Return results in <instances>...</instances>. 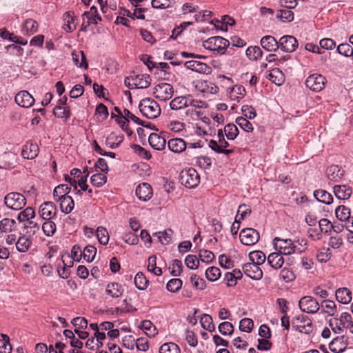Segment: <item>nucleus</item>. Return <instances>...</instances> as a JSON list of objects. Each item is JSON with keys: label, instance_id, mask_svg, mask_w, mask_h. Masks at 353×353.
Listing matches in <instances>:
<instances>
[{"label": "nucleus", "instance_id": "1", "mask_svg": "<svg viewBox=\"0 0 353 353\" xmlns=\"http://www.w3.org/2000/svg\"><path fill=\"white\" fill-rule=\"evenodd\" d=\"M142 115L150 119L157 118L161 114V108L156 101L151 98L143 99L139 105Z\"/></svg>", "mask_w": 353, "mask_h": 353}, {"label": "nucleus", "instance_id": "2", "mask_svg": "<svg viewBox=\"0 0 353 353\" xmlns=\"http://www.w3.org/2000/svg\"><path fill=\"white\" fill-rule=\"evenodd\" d=\"M292 327L295 331L305 334H309L313 331L311 319L304 314L294 316L292 320Z\"/></svg>", "mask_w": 353, "mask_h": 353}, {"label": "nucleus", "instance_id": "3", "mask_svg": "<svg viewBox=\"0 0 353 353\" xmlns=\"http://www.w3.org/2000/svg\"><path fill=\"white\" fill-rule=\"evenodd\" d=\"M229 45L230 42L228 40L219 36L210 37L203 42V46L205 49L216 51L221 54L225 53Z\"/></svg>", "mask_w": 353, "mask_h": 353}, {"label": "nucleus", "instance_id": "4", "mask_svg": "<svg viewBox=\"0 0 353 353\" xmlns=\"http://www.w3.org/2000/svg\"><path fill=\"white\" fill-rule=\"evenodd\" d=\"M179 180L186 188H194L200 183V176L195 169L189 168L181 172Z\"/></svg>", "mask_w": 353, "mask_h": 353}, {"label": "nucleus", "instance_id": "5", "mask_svg": "<svg viewBox=\"0 0 353 353\" xmlns=\"http://www.w3.org/2000/svg\"><path fill=\"white\" fill-rule=\"evenodd\" d=\"M4 203L10 209L20 210L26 205V199L21 193L12 192L5 196Z\"/></svg>", "mask_w": 353, "mask_h": 353}, {"label": "nucleus", "instance_id": "6", "mask_svg": "<svg viewBox=\"0 0 353 353\" xmlns=\"http://www.w3.org/2000/svg\"><path fill=\"white\" fill-rule=\"evenodd\" d=\"M301 310L308 314H315L320 309L318 301L311 296H305L299 301Z\"/></svg>", "mask_w": 353, "mask_h": 353}, {"label": "nucleus", "instance_id": "7", "mask_svg": "<svg viewBox=\"0 0 353 353\" xmlns=\"http://www.w3.org/2000/svg\"><path fill=\"white\" fill-rule=\"evenodd\" d=\"M153 93L155 98L157 99L160 101H168L172 97L174 88L172 85L169 83H161L154 87Z\"/></svg>", "mask_w": 353, "mask_h": 353}, {"label": "nucleus", "instance_id": "8", "mask_svg": "<svg viewBox=\"0 0 353 353\" xmlns=\"http://www.w3.org/2000/svg\"><path fill=\"white\" fill-rule=\"evenodd\" d=\"M273 243L275 249L284 255H289L295 252L296 246L291 239L275 237Z\"/></svg>", "mask_w": 353, "mask_h": 353}, {"label": "nucleus", "instance_id": "9", "mask_svg": "<svg viewBox=\"0 0 353 353\" xmlns=\"http://www.w3.org/2000/svg\"><path fill=\"white\" fill-rule=\"evenodd\" d=\"M241 242L245 245H253L259 240V233L253 228H245L240 232Z\"/></svg>", "mask_w": 353, "mask_h": 353}, {"label": "nucleus", "instance_id": "10", "mask_svg": "<svg viewBox=\"0 0 353 353\" xmlns=\"http://www.w3.org/2000/svg\"><path fill=\"white\" fill-rule=\"evenodd\" d=\"M325 78L319 74L310 75L306 81L305 85L311 90L319 92L324 88Z\"/></svg>", "mask_w": 353, "mask_h": 353}, {"label": "nucleus", "instance_id": "11", "mask_svg": "<svg viewBox=\"0 0 353 353\" xmlns=\"http://www.w3.org/2000/svg\"><path fill=\"white\" fill-rule=\"evenodd\" d=\"M299 43L296 39L291 35H285L279 41L278 49L280 48L285 52H292L298 48Z\"/></svg>", "mask_w": 353, "mask_h": 353}, {"label": "nucleus", "instance_id": "12", "mask_svg": "<svg viewBox=\"0 0 353 353\" xmlns=\"http://www.w3.org/2000/svg\"><path fill=\"white\" fill-rule=\"evenodd\" d=\"M57 209L52 201H46L40 205L39 213L40 216L45 220H50L57 214Z\"/></svg>", "mask_w": 353, "mask_h": 353}, {"label": "nucleus", "instance_id": "13", "mask_svg": "<svg viewBox=\"0 0 353 353\" xmlns=\"http://www.w3.org/2000/svg\"><path fill=\"white\" fill-rule=\"evenodd\" d=\"M243 271L246 276L254 280H259L263 276V272L259 265L253 263L244 264Z\"/></svg>", "mask_w": 353, "mask_h": 353}, {"label": "nucleus", "instance_id": "14", "mask_svg": "<svg viewBox=\"0 0 353 353\" xmlns=\"http://www.w3.org/2000/svg\"><path fill=\"white\" fill-rule=\"evenodd\" d=\"M15 102L23 108H30L34 103L33 97L26 90H21L15 96Z\"/></svg>", "mask_w": 353, "mask_h": 353}, {"label": "nucleus", "instance_id": "15", "mask_svg": "<svg viewBox=\"0 0 353 353\" xmlns=\"http://www.w3.org/2000/svg\"><path fill=\"white\" fill-rule=\"evenodd\" d=\"M184 65L188 69H190L199 73L208 74H210L212 72V68L206 63L201 61L191 60L185 62Z\"/></svg>", "mask_w": 353, "mask_h": 353}, {"label": "nucleus", "instance_id": "16", "mask_svg": "<svg viewBox=\"0 0 353 353\" xmlns=\"http://www.w3.org/2000/svg\"><path fill=\"white\" fill-rule=\"evenodd\" d=\"M192 107V109H188L186 112L187 114L190 113L192 115L199 116L200 112L196 111V108H206L208 104L206 102L194 99L191 95H188V107Z\"/></svg>", "mask_w": 353, "mask_h": 353}, {"label": "nucleus", "instance_id": "17", "mask_svg": "<svg viewBox=\"0 0 353 353\" xmlns=\"http://www.w3.org/2000/svg\"><path fill=\"white\" fill-rule=\"evenodd\" d=\"M136 194L140 200L146 201L152 197V189L148 183H143L137 187Z\"/></svg>", "mask_w": 353, "mask_h": 353}, {"label": "nucleus", "instance_id": "18", "mask_svg": "<svg viewBox=\"0 0 353 353\" xmlns=\"http://www.w3.org/2000/svg\"><path fill=\"white\" fill-rule=\"evenodd\" d=\"M39 151V148L37 143L28 142L23 145L21 151V155L25 159H33L38 155Z\"/></svg>", "mask_w": 353, "mask_h": 353}, {"label": "nucleus", "instance_id": "19", "mask_svg": "<svg viewBox=\"0 0 353 353\" xmlns=\"http://www.w3.org/2000/svg\"><path fill=\"white\" fill-rule=\"evenodd\" d=\"M168 146L172 152L181 153L187 148V143L181 138H173L168 141Z\"/></svg>", "mask_w": 353, "mask_h": 353}, {"label": "nucleus", "instance_id": "20", "mask_svg": "<svg viewBox=\"0 0 353 353\" xmlns=\"http://www.w3.org/2000/svg\"><path fill=\"white\" fill-rule=\"evenodd\" d=\"M148 142L150 146L157 150H161L166 145L165 139L157 133H151L148 137Z\"/></svg>", "mask_w": 353, "mask_h": 353}, {"label": "nucleus", "instance_id": "21", "mask_svg": "<svg viewBox=\"0 0 353 353\" xmlns=\"http://www.w3.org/2000/svg\"><path fill=\"white\" fill-rule=\"evenodd\" d=\"M261 45L267 51L275 52L278 50L279 41L274 37L268 35L261 38Z\"/></svg>", "mask_w": 353, "mask_h": 353}, {"label": "nucleus", "instance_id": "22", "mask_svg": "<svg viewBox=\"0 0 353 353\" xmlns=\"http://www.w3.org/2000/svg\"><path fill=\"white\" fill-rule=\"evenodd\" d=\"M334 192L337 199L347 200L350 198L352 190L345 185H338L334 186Z\"/></svg>", "mask_w": 353, "mask_h": 353}, {"label": "nucleus", "instance_id": "23", "mask_svg": "<svg viewBox=\"0 0 353 353\" xmlns=\"http://www.w3.org/2000/svg\"><path fill=\"white\" fill-rule=\"evenodd\" d=\"M133 81L135 88L144 89L150 86L151 77L149 74H138L133 77Z\"/></svg>", "mask_w": 353, "mask_h": 353}, {"label": "nucleus", "instance_id": "24", "mask_svg": "<svg viewBox=\"0 0 353 353\" xmlns=\"http://www.w3.org/2000/svg\"><path fill=\"white\" fill-rule=\"evenodd\" d=\"M123 291L122 286L115 282L108 283L105 288V293L112 298L120 297L122 296Z\"/></svg>", "mask_w": 353, "mask_h": 353}, {"label": "nucleus", "instance_id": "25", "mask_svg": "<svg viewBox=\"0 0 353 353\" xmlns=\"http://www.w3.org/2000/svg\"><path fill=\"white\" fill-rule=\"evenodd\" d=\"M282 255L283 254L279 252H273L269 254L268 256V262L272 268L274 269H279L283 266L284 263V259Z\"/></svg>", "mask_w": 353, "mask_h": 353}, {"label": "nucleus", "instance_id": "26", "mask_svg": "<svg viewBox=\"0 0 353 353\" xmlns=\"http://www.w3.org/2000/svg\"><path fill=\"white\" fill-rule=\"evenodd\" d=\"M16 163V157L13 153H5L0 159V169L13 168Z\"/></svg>", "mask_w": 353, "mask_h": 353}, {"label": "nucleus", "instance_id": "27", "mask_svg": "<svg viewBox=\"0 0 353 353\" xmlns=\"http://www.w3.org/2000/svg\"><path fill=\"white\" fill-rule=\"evenodd\" d=\"M336 300L343 304H347L351 301L352 292L346 288H339L335 293Z\"/></svg>", "mask_w": 353, "mask_h": 353}, {"label": "nucleus", "instance_id": "28", "mask_svg": "<svg viewBox=\"0 0 353 353\" xmlns=\"http://www.w3.org/2000/svg\"><path fill=\"white\" fill-rule=\"evenodd\" d=\"M72 61L79 68L87 69L88 64L86 60L85 54L83 51H73L72 53Z\"/></svg>", "mask_w": 353, "mask_h": 353}, {"label": "nucleus", "instance_id": "29", "mask_svg": "<svg viewBox=\"0 0 353 353\" xmlns=\"http://www.w3.org/2000/svg\"><path fill=\"white\" fill-rule=\"evenodd\" d=\"M327 177L329 180L333 181H339L343 176V171L337 165H332L327 169Z\"/></svg>", "mask_w": 353, "mask_h": 353}, {"label": "nucleus", "instance_id": "30", "mask_svg": "<svg viewBox=\"0 0 353 353\" xmlns=\"http://www.w3.org/2000/svg\"><path fill=\"white\" fill-rule=\"evenodd\" d=\"M315 199L324 204L330 205L333 202L332 196L324 190H316L314 192Z\"/></svg>", "mask_w": 353, "mask_h": 353}, {"label": "nucleus", "instance_id": "31", "mask_svg": "<svg viewBox=\"0 0 353 353\" xmlns=\"http://www.w3.org/2000/svg\"><path fill=\"white\" fill-rule=\"evenodd\" d=\"M268 78L272 83L277 85H282L285 81V76L283 73L280 69L277 68H275L271 70L268 75Z\"/></svg>", "mask_w": 353, "mask_h": 353}, {"label": "nucleus", "instance_id": "32", "mask_svg": "<svg viewBox=\"0 0 353 353\" xmlns=\"http://www.w3.org/2000/svg\"><path fill=\"white\" fill-rule=\"evenodd\" d=\"M60 201L61 210L65 214H69L74 208V203L72 196H67L59 199Z\"/></svg>", "mask_w": 353, "mask_h": 353}, {"label": "nucleus", "instance_id": "33", "mask_svg": "<svg viewBox=\"0 0 353 353\" xmlns=\"http://www.w3.org/2000/svg\"><path fill=\"white\" fill-rule=\"evenodd\" d=\"M344 337H336L332 340V341L329 344L330 350L334 352H343L347 345V343L343 341Z\"/></svg>", "mask_w": 353, "mask_h": 353}, {"label": "nucleus", "instance_id": "34", "mask_svg": "<svg viewBox=\"0 0 353 353\" xmlns=\"http://www.w3.org/2000/svg\"><path fill=\"white\" fill-rule=\"evenodd\" d=\"M170 106L172 110H178L183 108L188 107V95L181 96L174 98L170 103Z\"/></svg>", "mask_w": 353, "mask_h": 353}, {"label": "nucleus", "instance_id": "35", "mask_svg": "<svg viewBox=\"0 0 353 353\" xmlns=\"http://www.w3.org/2000/svg\"><path fill=\"white\" fill-rule=\"evenodd\" d=\"M17 228V223L12 219L4 218L0 221V230L2 232H10Z\"/></svg>", "mask_w": 353, "mask_h": 353}, {"label": "nucleus", "instance_id": "36", "mask_svg": "<svg viewBox=\"0 0 353 353\" xmlns=\"http://www.w3.org/2000/svg\"><path fill=\"white\" fill-rule=\"evenodd\" d=\"M71 188L66 184H61L57 185L53 191V196L57 200L68 196V194L70 192Z\"/></svg>", "mask_w": 353, "mask_h": 353}, {"label": "nucleus", "instance_id": "37", "mask_svg": "<svg viewBox=\"0 0 353 353\" xmlns=\"http://www.w3.org/2000/svg\"><path fill=\"white\" fill-rule=\"evenodd\" d=\"M31 241L26 236L23 234L19 236L16 242V248L20 252H26L28 250Z\"/></svg>", "mask_w": 353, "mask_h": 353}, {"label": "nucleus", "instance_id": "38", "mask_svg": "<svg viewBox=\"0 0 353 353\" xmlns=\"http://www.w3.org/2000/svg\"><path fill=\"white\" fill-rule=\"evenodd\" d=\"M200 323L204 330H207L211 332L215 330L212 318L209 314H203L200 319Z\"/></svg>", "mask_w": 353, "mask_h": 353}, {"label": "nucleus", "instance_id": "39", "mask_svg": "<svg viewBox=\"0 0 353 353\" xmlns=\"http://www.w3.org/2000/svg\"><path fill=\"white\" fill-rule=\"evenodd\" d=\"M173 234V231L172 229H167L163 232H156L154 235L157 236L159 241L163 245L169 244L172 240V236Z\"/></svg>", "mask_w": 353, "mask_h": 353}, {"label": "nucleus", "instance_id": "40", "mask_svg": "<svg viewBox=\"0 0 353 353\" xmlns=\"http://www.w3.org/2000/svg\"><path fill=\"white\" fill-rule=\"evenodd\" d=\"M322 312L330 316L334 315L336 312V303L331 300L325 299L321 302Z\"/></svg>", "mask_w": 353, "mask_h": 353}, {"label": "nucleus", "instance_id": "41", "mask_svg": "<svg viewBox=\"0 0 353 353\" xmlns=\"http://www.w3.org/2000/svg\"><path fill=\"white\" fill-rule=\"evenodd\" d=\"M148 283V280L143 272H139L134 276V285L140 290H144L146 289Z\"/></svg>", "mask_w": 353, "mask_h": 353}, {"label": "nucleus", "instance_id": "42", "mask_svg": "<svg viewBox=\"0 0 353 353\" xmlns=\"http://www.w3.org/2000/svg\"><path fill=\"white\" fill-rule=\"evenodd\" d=\"M23 30L26 31L27 34H32L38 30V23L32 19H28L23 25Z\"/></svg>", "mask_w": 353, "mask_h": 353}, {"label": "nucleus", "instance_id": "43", "mask_svg": "<svg viewBox=\"0 0 353 353\" xmlns=\"http://www.w3.org/2000/svg\"><path fill=\"white\" fill-rule=\"evenodd\" d=\"M63 335L70 339V345L73 347L81 349L83 347V343L75 336L72 331L70 330H65L63 331Z\"/></svg>", "mask_w": 353, "mask_h": 353}, {"label": "nucleus", "instance_id": "44", "mask_svg": "<svg viewBox=\"0 0 353 353\" xmlns=\"http://www.w3.org/2000/svg\"><path fill=\"white\" fill-rule=\"evenodd\" d=\"M336 216L341 221H347L350 218V210L344 205H340L335 210Z\"/></svg>", "mask_w": 353, "mask_h": 353}, {"label": "nucleus", "instance_id": "45", "mask_svg": "<svg viewBox=\"0 0 353 353\" xmlns=\"http://www.w3.org/2000/svg\"><path fill=\"white\" fill-rule=\"evenodd\" d=\"M276 18L282 22H290L294 19V13L289 9L278 10Z\"/></svg>", "mask_w": 353, "mask_h": 353}, {"label": "nucleus", "instance_id": "46", "mask_svg": "<svg viewBox=\"0 0 353 353\" xmlns=\"http://www.w3.org/2000/svg\"><path fill=\"white\" fill-rule=\"evenodd\" d=\"M246 56L250 60H257L260 59L263 55V51L258 46H251L247 48L245 51Z\"/></svg>", "mask_w": 353, "mask_h": 353}, {"label": "nucleus", "instance_id": "47", "mask_svg": "<svg viewBox=\"0 0 353 353\" xmlns=\"http://www.w3.org/2000/svg\"><path fill=\"white\" fill-rule=\"evenodd\" d=\"M249 258L252 261L251 263L259 265L263 264L266 259L265 254L259 250L250 252L249 254Z\"/></svg>", "mask_w": 353, "mask_h": 353}, {"label": "nucleus", "instance_id": "48", "mask_svg": "<svg viewBox=\"0 0 353 353\" xmlns=\"http://www.w3.org/2000/svg\"><path fill=\"white\" fill-rule=\"evenodd\" d=\"M205 276L210 281H216L221 276V270L217 267L208 268L205 271Z\"/></svg>", "mask_w": 353, "mask_h": 353}, {"label": "nucleus", "instance_id": "49", "mask_svg": "<svg viewBox=\"0 0 353 353\" xmlns=\"http://www.w3.org/2000/svg\"><path fill=\"white\" fill-rule=\"evenodd\" d=\"M224 132L229 140H234L239 134V130L236 125L228 123L224 128Z\"/></svg>", "mask_w": 353, "mask_h": 353}, {"label": "nucleus", "instance_id": "50", "mask_svg": "<svg viewBox=\"0 0 353 353\" xmlns=\"http://www.w3.org/2000/svg\"><path fill=\"white\" fill-rule=\"evenodd\" d=\"M53 114L58 118L67 119L70 117V110L68 107L57 105L54 108Z\"/></svg>", "mask_w": 353, "mask_h": 353}, {"label": "nucleus", "instance_id": "51", "mask_svg": "<svg viewBox=\"0 0 353 353\" xmlns=\"http://www.w3.org/2000/svg\"><path fill=\"white\" fill-rule=\"evenodd\" d=\"M34 215L35 213L34 209L32 208L28 207L18 214L17 219L19 222H23L26 221H29V219L33 218Z\"/></svg>", "mask_w": 353, "mask_h": 353}, {"label": "nucleus", "instance_id": "52", "mask_svg": "<svg viewBox=\"0 0 353 353\" xmlns=\"http://www.w3.org/2000/svg\"><path fill=\"white\" fill-rule=\"evenodd\" d=\"M97 254V248L92 245L86 246L83 251V258L88 262L94 260Z\"/></svg>", "mask_w": 353, "mask_h": 353}, {"label": "nucleus", "instance_id": "53", "mask_svg": "<svg viewBox=\"0 0 353 353\" xmlns=\"http://www.w3.org/2000/svg\"><path fill=\"white\" fill-rule=\"evenodd\" d=\"M159 353H180V350L175 343H166L160 347Z\"/></svg>", "mask_w": 353, "mask_h": 353}, {"label": "nucleus", "instance_id": "54", "mask_svg": "<svg viewBox=\"0 0 353 353\" xmlns=\"http://www.w3.org/2000/svg\"><path fill=\"white\" fill-rule=\"evenodd\" d=\"M332 256V252L330 248H323L319 250L316 254L317 260L321 263H326L328 261Z\"/></svg>", "mask_w": 353, "mask_h": 353}, {"label": "nucleus", "instance_id": "55", "mask_svg": "<svg viewBox=\"0 0 353 353\" xmlns=\"http://www.w3.org/2000/svg\"><path fill=\"white\" fill-rule=\"evenodd\" d=\"M97 239L101 244L106 245L109 241V234L103 227H99L96 231Z\"/></svg>", "mask_w": 353, "mask_h": 353}, {"label": "nucleus", "instance_id": "56", "mask_svg": "<svg viewBox=\"0 0 353 353\" xmlns=\"http://www.w3.org/2000/svg\"><path fill=\"white\" fill-rule=\"evenodd\" d=\"M218 330L223 335H232L234 332V328L231 323L224 321L219 325Z\"/></svg>", "mask_w": 353, "mask_h": 353}, {"label": "nucleus", "instance_id": "57", "mask_svg": "<svg viewBox=\"0 0 353 353\" xmlns=\"http://www.w3.org/2000/svg\"><path fill=\"white\" fill-rule=\"evenodd\" d=\"M107 181V177L102 173L93 174L90 178L91 183L96 187H101Z\"/></svg>", "mask_w": 353, "mask_h": 353}, {"label": "nucleus", "instance_id": "58", "mask_svg": "<svg viewBox=\"0 0 353 353\" xmlns=\"http://www.w3.org/2000/svg\"><path fill=\"white\" fill-rule=\"evenodd\" d=\"M141 327L145 334L150 337L154 336L157 334V329L150 321H143Z\"/></svg>", "mask_w": 353, "mask_h": 353}, {"label": "nucleus", "instance_id": "59", "mask_svg": "<svg viewBox=\"0 0 353 353\" xmlns=\"http://www.w3.org/2000/svg\"><path fill=\"white\" fill-rule=\"evenodd\" d=\"M182 284L183 282L181 279L176 278L172 279L168 282L166 288L171 292H176L181 288Z\"/></svg>", "mask_w": 353, "mask_h": 353}, {"label": "nucleus", "instance_id": "60", "mask_svg": "<svg viewBox=\"0 0 353 353\" xmlns=\"http://www.w3.org/2000/svg\"><path fill=\"white\" fill-rule=\"evenodd\" d=\"M254 326L253 321L249 318H244L240 321L239 329L242 332H251Z\"/></svg>", "mask_w": 353, "mask_h": 353}, {"label": "nucleus", "instance_id": "61", "mask_svg": "<svg viewBox=\"0 0 353 353\" xmlns=\"http://www.w3.org/2000/svg\"><path fill=\"white\" fill-rule=\"evenodd\" d=\"M42 230L46 236H51L56 232V225L54 222L46 220L42 225Z\"/></svg>", "mask_w": 353, "mask_h": 353}, {"label": "nucleus", "instance_id": "62", "mask_svg": "<svg viewBox=\"0 0 353 353\" xmlns=\"http://www.w3.org/2000/svg\"><path fill=\"white\" fill-rule=\"evenodd\" d=\"M236 123L245 132H250L253 130L252 124L244 117H237L236 119Z\"/></svg>", "mask_w": 353, "mask_h": 353}, {"label": "nucleus", "instance_id": "63", "mask_svg": "<svg viewBox=\"0 0 353 353\" xmlns=\"http://www.w3.org/2000/svg\"><path fill=\"white\" fill-rule=\"evenodd\" d=\"M190 281L192 285L197 290H202L205 288V281L203 279L200 278L196 274H192Z\"/></svg>", "mask_w": 353, "mask_h": 353}, {"label": "nucleus", "instance_id": "64", "mask_svg": "<svg viewBox=\"0 0 353 353\" xmlns=\"http://www.w3.org/2000/svg\"><path fill=\"white\" fill-rule=\"evenodd\" d=\"M185 263L191 270H196L199 265V261L195 255L189 254L185 257Z\"/></svg>", "mask_w": 353, "mask_h": 353}]
</instances>
